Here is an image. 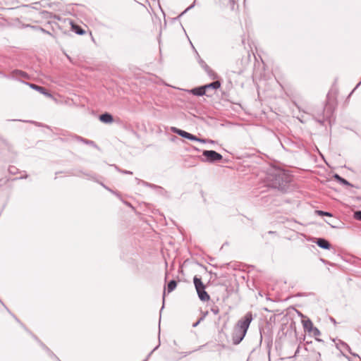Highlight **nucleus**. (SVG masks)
Returning a JSON list of instances; mask_svg holds the SVG:
<instances>
[{"label":"nucleus","mask_w":361,"mask_h":361,"mask_svg":"<svg viewBox=\"0 0 361 361\" xmlns=\"http://www.w3.org/2000/svg\"><path fill=\"white\" fill-rule=\"evenodd\" d=\"M252 320V315L250 312H247L245 317L240 319L234 328L232 336L233 343L239 344L244 338L249 326Z\"/></svg>","instance_id":"f257e3e1"},{"label":"nucleus","mask_w":361,"mask_h":361,"mask_svg":"<svg viewBox=\"0 0 361 361\" xmlns=\"http://www.w3.org/2000/svg\"><path fill=\"white\" fill-rule=\"evenodd\" d=\"M193 282L199 298L202 301L209 300L210 297L209 294L204 290L205 286L202 282L201 279L195 276L193 279Z\"/></svg>","instance_id":"f03ea898"},{"label":"nucleus","mask_w":361,"mask_h":361,"mask_svg":"<svg viewBox=\"0 0 361 361\" xmlns=\"http://www.w3.org/2000/svg\"><path fill=\"white\" fill-rule=\"evenodd\" d=\"M202 154L206 157V161L209 162H214L222 159L221 154L213 150H204Z\"/></svg>","instance_id":"7ed1b4c3"},{"label":"nucleus","mask_w":361,"mask_h":361,"mask_svg":"<svg viewBox=\"0 0 361 361\" xmlns=\"http://www.w3.org/2000/svg\"><path fill=\"white\" fill-rule=\"evenodd\" d=\"M171 130L175 133H177L178 135L183 137H185V138H187V139H190V133L186 132V131H184L183 130H180V129H178L175 127H173L171 128Z\"/></svg>","instance_id":"20e7f679"},{"label":"nucleus","mask_w":361,"mask_h":361,"mask_svg":"<svg viewBox=\"0 0 361 361\" xmlns=\"http://www.w3.org/2000/svg\"><path fill=\"white\" fill-rule=\"evenodd\" d=\"M316 243L319 247L326 250L329 249L331 246L329 243L323 238L317 239Z\"/></svg>","instance_id":"39448f33"},{"label":"nucleus","mask_w":361,"mask_h":361,"mask_svg":"<svg viewBox=\"0 0 361 361\" xmlns=\"http://www.w3.org/2000/svg\"><path fill=\"white\" fill-rule=\"evenodd\" d=\"M99 120L105 123H110L113 121V116L109 114H104L99 116Z\"/></svg>","instance_id":"423d86ee"},{"label":"nucleus","mask_w":361,"mask_h":361,"mask_svg":"<svg viewBox=\"0 0 361 361\" xmlns=\"http://www.w3.org/2000/svg\"><path fill=\"white\" fill-rule=\"evenodd\" d=\"M191 92L194 95L202 96V95H204L206 94V90H205L204 86H202V87H197V88L192 89L191 90Z\"/></svg>","instance_id":"0eeeda50"},{"label":"nucleus","mask_w":361,"mask_h":361,"mask_svg":"<svg viewBox=\"0 0 361 361\" xmlns=\"http://www.w3.org/2000/svg\"><path fill=\"white\" fill-rule=\"evenodd\" d=\"M302 325H303L305 330L308 331L309 333L314 327L310 319L302 320Z\"/></svg>","instance_id":"6e6552de"},{"label":"nucleus","mask_w":361,"mask_h":361,"mask_svg":"<svg viewBox=\"0 0 361 361\" xmlns=\"http://www.w3.org/2000/svg\"><path fill=\"white\" fill-rule=\"evenodd\" d=\"M220 86H221V84L219 81H214L210 84L204 85V87H205V90L209 89V88H213L214 90H216V89L219 88Z\"/></svg>","instance_id":"1a4fd4ad"},{"label":"nucleus","mask_w":361,"mask_h":361,"mask_svg":"<svg viewBox=\"0 0 361 361\" xmlns=\"http://www.w3.org/2000/svg\"><path fill=\"white\" fill-rule=\"evenodd\" d=\"M177 283L176 281L172 280L171 281L167 286V292L168 293L172 292L176 288Z\"/></svg>","instance_id":"9d476101"},{"label":"nucleus","mask_w":361,"mask_h":361,"mask_svg":"<svg viewBox=\"0 0 361 361\" xmlns=\"http://www.w3.org/2000/svg\"><path fill=\"white\" fill-rule=\"evenodd\" d=\"M77 140H80V141L83 142L84 143H85L87 145H94V142L93 141L88 140H85V139H83V138H82L80 137H77Z\"/></svg>","instance_id":"9b49d317"},{"label":"nucleus","mask_w":361,"mask_h":361,"mask_svg":"<svg viewBox=\"0 0 361 361\" xmlns=\"http://www.w3.org/2000/svg\"><path fill=\"white\" fill-rule=\"evenodd\" d=\"M31 87L37 90H38L39 92L43 93V94H45L44 92V88L42 87H39V86H37L36 85H31Z\"/></svg>","instance_id":"f8f14e48"},{"label":"nucleus","mask_w":361,"mask_h":361,"mask_svg":"<svg viewBox=\"0 0 361 361\" xmlns=\"http://www.w3.org/2000/svg\"><path fill=\"white\" fill-rule=\"evenodd\" d=\"M313 336H319L320 331L317 327H314L311 331H310Z\"/></svg>","instance_id":"ddd939ff"},{"label":"nucleus","mask_w":361,"mask_h":361,"mask_svg":"<svg viewBox=\"0 0 361 361\" xmlns=\"http://www.w3.org/2000/svg\"><path fill=\"white\" fill-rule=\"evenodd\" d=\"M73 29L77 34L82 35L85 33V31L78 26H75V27L73 26Z\"/></svg>","instance_id":"4468645a"},{"label":"nucleus","mask_w":361,"mask_h":361,"mask_svg":"<svg viewBox=\"0 0 361 361\" xmlns=\"http://www.w3.org/2000/svg\"><path fill=\"white\" fill-rule=\"evenodd\" d=\"M211 312L214 314H218L219 313V309L218 307L215 306L211 308Z\"/></svg>","instance_id":"2eb2a0df"},{"label":"nucleus","mask_w":361,"mask_h":361,"mask_svg":"<svg viewBox=\"0 0 361 361\" xmlns=\"http://www.w3.org/2000/svg\"><path fill=\"white\" fill-rule=\"evenodd\" d=\"M354 216L356 219L361 221V211L356 212L354 214Z\"/></svg>","instance_id":"dca6fc26"},{"label":"nucleus","mask_w":361,"mask_h":361,"mask_svg":"<svg viewBox=\"0 0 361 361\" xmlns=\"http://www.w3.org/2000/svg\"><path fill=\"white\" fill-rule=\"evenodd\" d=\"M317 212L321 215V216H331V214L329 212H323V211H317Z\"/></svg>","instance_id":"f3484780"},{"label":"nucleus","mask_w":361,"mask_h":361,"mask_svg":"<svg viewBox=\"0 0 361 361\" xmlns=\"http://www.w3.org/2000/svg\"><path fill=\"white\" fill-rule=\"evenodd\" d=\"M206 71L208 72L209 75H211V76L214 75V73L208 66H206Z\"/></svg>","instance_id":"a211bd4d"},{"label":"nucleus","mask_w":361,"mask_h":361,"mask_svg":"<svg viewBox=\"0 0 361 361\" xmlns=\"http://www.w3.org/2000/svg\"><path fill=\"white\" fill-rule=\"evenodd\" d=\"M341 183L345 185H350V183L344 178H341V180L339 181Z\"/></svg>","instance_id":"6ab92c4d"},{"label":"nucleus","mask_w":361,"mask_h":361,"mask_svg":"<svg viewBox=\"0 0 361 361\" xmlns=\"http://www.w3.org/2000/svg\"><path fill=\"white\" fill-rule=\"evenodd\" d=\"M190 140H194V141H197V140H200V138L197 137L196 136L193 135H190Z\"/></svg>","instance_id":"aec40b11"},{"label":"nucleus","mask_w":361,"mask_h":361,"mask_svg":"<svg viewBox=\"0 0 361 361\" xmlns=\"http://www.w3.org/2000/svg\"><path fill=\"white\" fill-rule=\"evenodd\" d=\"M281 176H283V174L281 172H279L277 174H276V179L279 178L281 179ZM279 185H280V183L279 182Z\"/></svg>","instance_id":"412c9836"},{"label":"nucleus","mask_w":361,"mask_h":361,"mask_svg":"<svg viewBox=\"0 0 361 361\" xmlns=\"http://www.w3.org/2000/svg\"><path fill=\"white\" fill-rule=\"evenodd\" d=\"M335 178L337 179L338 181L341 180V178H342L341 177H340L338 175H335L334 176Z\"/></svg>","instance_id":"4be33fe9"},{"label":"nucleus","mask_w":361,"mask_h":361,"mask_svg":"<svg viewBox=\"0 0 361 361\" xmlns=\"http://www.w3.org/2000/svg\"><path fill=\"white\" fill-rule=\"evenodd\" d=\"M197 142H202V143H205V142H207V140H204V139H200V140H197Z\"/></svg>","instance_id":"5701e85b"},{"label":"nucleus","mask_w":361,"mask_h":361,"mask_svg":"<svg viewBox=\"0 0 361 361\" xmlns=\"http://www.w3.org/2000/svg\"><path fill=\"white\" fill-rule=\"evenodd\" d=\"M123 173H127V174H132V172L128 171H123Z\"/></svg>","instance_id":"b1692460"},{"label":"nucleus","mask_w":361,"mask_h":361,"mask_svg":"<svg viewBox=\"0 0 361 361\" xmlns=\"http://www.w3.org/2000/svg\"><path fill=\"white\" fill-rule=\"evenodd\" d=\"M200 322H197V323L194 324H193V326H196L198 324H199Z\"/></svg>","instance_id":"393cba45"}]
</instances>
